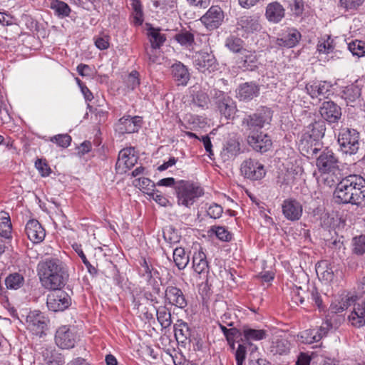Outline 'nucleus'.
Returning a JSON list of instances; mask_svg holds the SVG:
<instances>
[{
  "label": "nucleus",
  "mask_w": 365,
  "mask_h": 365,
  "mask_svg": "<svg viewBox=\"0 0 365 365\" xmlns=\"http://www.w3.org/2000/svg\"><path fill=\"white\" fill-rule=\"evenodd\" d=\"M248 346H250L245 342H241L238 344L235 353L237 365H243V363L246 359L247 349Z\"/></svg>",
  "instance_id": "51"
},
{
  "label": "nucleus",
  "mask_w": 365,
  "mask_h": 365,
  "mask_svg": "<svg viewBox=\"0 0 365 365\" xmlns=\"http://www.w3.org/2000/svg\"><path fill=\"white\" fill-rule=\"evenodd\" d=\"M126 85L128 88L134 90L140 85L139 73L136 71H133L126 79Z\"/></svg>",
  "instance_id": "56"
},
{
  "label": "nucleus",
  "mask_w": 365,
  "mask_h": 365,
  "mask_svg": "<svg viewBox=\"0 0 365 365\" xmlns=\"http://www.w3.org/2000/svg\"><path fill=\"white\" fill-rule=\"evenodd\" d=\"M262 28L260 16L257 15H245L237 19V29L243 38L257 34Z\"/></svg>",
  "instance_id": "7"
},
{
  "label": "nucleus",
  "mask_w": 365,
  "mask_h": 365,
  "mask_svg": "<svg viewBox=\"0 0 365 365\" xmlns=\"http://www.w3.org/2000/svg\"><path fill=\"white\" fill-rule=\"evenodd\" d=\"M240 152V144L237 138L232 137L224 145L222 155L226 160L236 157Z\"/></svg>",
  "instance_id": "34"
},
{
  "label": "nucleus",
  "mask_w": 365,
  "mask_h": 365,
  "mask_svg": "<svg viewBox=\"0 0 365 365\" xmlns=\"http://www.w3.org/2000/svg\"><path fill=\"white\" fill-rule=\"evenodd\" d=\"M35 166L42 176L46 177L49 175L51 169L46 163L41 160H37L35 163Z\"/></svg>",
  "instance_id": "61"
},
{
  "label": "nucleus",
  "mask_w": 365,
  "mask_h": 365,
  "mask_svg": "<svg viewBox=\"0 0 365 365\" xmlns=\"http://www.w3.org/2000/svg\"><path fill=\"white\" fill-rule=\"evenodd\" d=\"M334 198L339 204L361 205L365 201V179L356 175L343 178L336 185Z\"/></svg>",
  "instance_id": "1"
},
{
  "label": "nucleus",
  "mask_w": 365,
  "mask_h": 365,
  "mask_svg": "<svg viewBox=\"0 0 365 365\" xmlns=\"http://www.w3.org/2000/svg\"><path fill=\"white\" fill-rule=\"evenodd\" d=\"M192 268L199 275L207 276L210 271V267L207 259V255L202 251V247L195 251L192 258Z\"/></svg>",
  "instance_id": "24"
},
{
  "label": "nucleus",
  "mask_w": 365,
  "mask_h": 365,
  "mask_svg": "<svg viewBox=\"0 0 365 365\" xmlns=\"http://www.w3.org/2000/svg\"><path fill=\"white\" fill-rule=\"evenodd\" d=\"M316 272L319 279L326 282H331L334 279L333 267L327 260L320 261L316 264Z\"/></svg>",
  "instance_id": "32"
},
{
  "label": "nucleus",
  "mask_w": 365,
  "mask_h": 365,
  "mask_svg": "<svg viewBox=\"0 0 365 365\" xmlns=\"http://www.w3.org/2000/svg\"><path fill=\"white\" fill-rule=\"evenodd\" d=\"M325 128L323 122H314L309 124L302 135L300 145L302 150L306 152L308 146L319 143V139L324 135Z\"/></svg>",
  "instance_id": "9"
},
{
  "label": "nucleus",
  "mask_w": 365,
  "mask_h": 365,
  "mask_svg": "<svg viewBox=\"0 0 365 365\" xmlns=\"http://www.w3.org/2000/svg\"><path fill=\"white\" fill-rule=\"evenodd\" d=\"M141 123L142 119L139 116H124L115 125V131L121 135L138 132Z\"/></svg>",
  "instance_id": "20"
},
{
  "label": "nucleus",
  "mask_w": 365,
  "mask_h": 365,
  "mask_svg": "<svg viewBox=\"0 0 365 365\" xmlns=\"http://www.w3.org/2000/svg\"><path fill=\"white\" fill-rule=\"evenodd\" d=\"M163 297L165 305L175 306L180 309H184L187 305L185 294L181 289L176 286H167L163 293Z\"/></svg>",
  "instance_id": "12"
},
{
  "label": "nucleus",
  "mask_w": 365,
  "mask_h": 365,
  "mask_svg": "<svg viewBox=\"0 0 365 365\" xmlns=\"http://www.w3.org/2000/svg\"><path fill=\"white\" fill-rule=\"evenodd\" d=\"M272 118V110L267 107H262L252 114L246 115L242 121L250 134L258 133L259 130L270 123Z\"/></svg>",
  "instance_id": "5"
},
{
  "label": "nucleus",
  "mask_w": 365,
  "mask_h": 365,
  "mask_svg": "<svg viewBox=\"0 0 365 365\" xmlns=\"http://www.w3.org/2000/svg\"><path fill=\"white\" fill-rule=\"evenodd\" d=\"M48 320L43 313L39 311L30 312L26 316V327L34 334L42 336L45 329L47 328Z\"/></svg>",
  "instance_id": "11"
},
{
  "label": "nucleus",
  "mask_w": 365,
  "mask_h": 365,
  "mask_svg": "<svg viewBox=\"0 0 365 365\" xmlns=\"http://www.w3.org/2000/svg\"><path fill=\"white\" fill-rule=\"evenodd\" d=\"M194 65L202 73H209L217 69L216 59L212 53L201 51L195 54Z\"/></svg>",
  "instance_id": "18"
},
{
  "label": "nucleus",
  "mask_w": 365,
  "mask_h": 365,
  "mask_svg": "<svg viewBox=\"0 0 365 365\" xmlns=\"http://www.w3.org/2000/svg\"><path fill=\"white\" fill-rule=\"evenodd\" d=\"M148 35L153 49L160 48L166 40L165 35L162 34L159 29L150 27L148 30Z\"/></svg>",
  "instance_id": "37"
},
{
  "label": "nucleus",
  "mask_w": 365,
  "mask_h": 365,
  "mask_svg": "<svg viewBox=\"0 0 365 365\" xmlns=\"http://www.w3.org/2000/svg\"><path fill=\"white\" fill-rule=\"evenodd\" d=\"M259 93V86L253 83H245L241 84L237 90V97L240 101H249L257 97Z\"/></svg>",
  "instance_id": "29"
},
{
  "label": "nucleus",
  "mask_w": 365,
  "mask_h": 365,
  "mask_svg": "<svg viewBox=\"0 0 365 365\" xmlns=\"http://www.w3.org/2000/svg\"><path fill=\"white\" fill-rule=\"evenodd\" d=\"M42 285L47 289H58L66 284L68 274L62 262L57 258H48L38 264Z\"/></svg>",
  "instance_id": "2"
},
{
  "label": "nucleus",
  "mask_w": 365,
  "mask_h": 365,
  "mask_svg": "<svg viewBox=\"0 0 365 365\" xmlns=\"http://www.w3.org/2000/svg\"><path fill=\"white\" fill-rule=\"evenodd\" d=\"M25 232L28 238L33 243H39L44 240L46 232L36 220H30L26 225Z\"/></svg>",
  "instance_id": "25"
},
{
  "label": "nucleus",
  "mask_w": 365,
  "mask_h": 365,
  "mask_svg": "<svg viewBox=\"0 0 365 365\" xmlns=\"http://www.w3.org/2000/svg\"><path fill=\"white\" fill-rule=\"evenodd\" d=\"M241 342H245L250 346H252V341H260L264 339L267 333L264 329H256L248 327H245L240 333Z\"/></svg>",
  "instance_id": "30"
},
{
  "label": "nucleus",
  "mask_w": 365,
  "mask_h": 365,
  "mask_svg": "<svg viewBox=\"0 0 365 365\" xmlns=\"http://www.w3.org/2000/svg\"><path fill=\"white\" fill-rule=\"evenodd\" d=\"M150 196L161 206L165 207L169 202L168 200L161 194H159L158 191L155 192L154 190L153 193H151Z\"/></svg>",
  "instance_id": "63"
},
{
  "label": "nucleus",
  "mask_w": 365,
  "mask_h": 365,
  "mask_svg": "<svg viewBox=\"0 0 365 365\" xmlns=\"http://www.w3.org/2000/svg\"><path fill=\"white\" fill-rule=\"evenodd\" d=\"M309 297L315 303V304L319 309L323 308L322 299L318 291L314 287H313L309 292Z\"/></svg>",
  "instance_id": "60"
},
{
  "label": "nucleus",
  "mask_w": 365,
  "mask_h": 365,
  "mask_svg": "<svg viewBox=\"0 0 365 365\" xmlns=\"http://www.w3.org/2000/svg\"><path fill=\"white\" fill-rule=\"evenodd\" d=\"M334 49V46L333 45V40L331 39L330 37H328L327 39H322L318 43L317 50L319 53H329L332 52Z\"/></svg>",
  "instance_id": "53"
},
{
  "label": "nucleus",
  "mask_w": 365,
  "mask_h": 365,
  "mask_svg": "<svg viewBox=\"0 0 365 365\" xmlns=\"http://www.w3.org/2000/svg\"><path fill=\"white\" fill-rule=\"evenodd\" d=\"M247 143L253 150L261 153L269 150L272 145L270 137L262 132L249 134Z\"/></svg>",
  "instance_id": "21"
},
{
  "label": "nucleus",
  "mask_w": 365,
  "mask_h": 365,
  "mask_svg": "<svg viewBox=\"0 0 365 365\" xmlns=\"http://www.w3.org/2000/svg\"><path fill=\"white\" fill-rule=\"evenodd\" d=\"M344 95L346 99L354 101L360 97L361 89L357 86L351 85L345 88Z\"/></svg>",
  "instance_id": "54"
},
{
  "label": "nucleus",
  "mask_w": 365,
  "mask_h": 365,
  "mask_svg": "<svg viewBox=\"0 0 365 365\" xmlns=\"http://www.w3.org/2000/svg\"><path fill=\"white\" fill-rule=\"evenodd\" d=\"M138 158L133 148H123L118 153L115 168L120 173H125L137 163Z\"/></svg>",
  "instance_id": "15"
},
{
  "label": "nucleus",
  "mask_w": 365,
  "mask_h": 365,
  "mask_svg": "<svg viewBox=\"0 0 365 365\" xmlns=\"http://www.w3.org/2000/svg\"><path fill=\"white\" fill-rule=\"evenodd\" d=\"M353 302V297L346 295L339 299L334 300L331 304L330 309L332 312L340 313L350 307Z\"/></svg>",
  "instance_id": "39"
},
{
  "label": "nucleus",
  "mask_w": 365,
  "mask_h": 365,
  "mask_svg": "<svg viewBox=\"0 0 365 365\" xmlns=\"http://www.w3.org/2000/svg\"><path fill=\"white\" fill-rule=\"evenodd\" d=\"M223 212V208L221 205L217 203L211 204L207 210V214L211 218L218 219L222 216Z\"/></svg>",
  "instance_id": "57"
},
{
  "label": "nucleus",
  "mask_w": 365,
  "mask_h": 365,
  "mask_svg": "<svg viewBox=\"0 0 365 365\" xmlns=\"http://www.w3.org/2000/svg\"><path fill=\"white\" fill-rule=\"evenodd\" d=\"M322 117L329 123H336L341 118V108L332 101H325L320 108Z\"/></svg>",
  "instance_id": "26"
},
{
  "label": "nucleus",
  "mask_w": 365,
  "mask_h": 365,
  "mask_svg": "<svg viewBox=\"0 0 365 365\" xmlns=\"http://www.w3.org/2000/svg\"><path fill=\"white\" fill-rule=\"evenodd\" d=\"M135 187H138L143 192L150 195L155 190V184L147 178H139L133 182Z\"/></svg>",
  "instance_id": "43"
},
{
  "label": "nucleus",
  "mask_w": 365,
  "mask_h": 365,
  "mask_svg": "<svg viewBox=\"0 0 365 365\" xmlns=\"http://www.w3.org/2000/svg\"><path fill=\"white\" fill-rule=\"evenodd\" d=\"M215 232L217 237L222 241L228 242L232 239L230 232L224 227H216Z\"/></svg>",
  "instance_id": "59"
},
{
  "label": "nucleus",
  "mask_w": 365,
  "mask_h": 365,
  "mask_svg": "<svg viewBox=\"0 0 365 365\" xmlns=\"http://www.w3.org/2000/svg\"><path fill=\"white\" fill-rule=\"evenodd\" d=\"M109 36L103 34L95 38V45L98 48L101 50H105L109 47Z\"/></svg>",
  "instance_id": "58"
},
{
  "label": "nucleus",
  "mask_w": 365,
  "mask_h": 365,
  "mask_svg": "<svg viewBox=\"0 0 365 365\" xmlns=\"http://www.w3.org/2000/svg\"><path fill=\"white\" fill-rule=\"evenodd\" d=\"M282 211L287 220L297 221L302 215L303 207L301 202L296 199L288 198L283 201Z\"/></svg>",
  "instance_id": "17"
},
{
  "label": "nucleus",
  "mask_w": 365,
  "mask_h": 365,
  "mask_svg": "<svg viewBox=\"0 0 365 365\" xmlns=\"http://www.w3.org/2000/svg\"><path fill=\"white\" fill-rule=\"evenodd\" d=\"M264 16L269 23L278 24L285 16V9L279 1H272L265 8Z\"/></svg>",
  "instance_id": "23"
},
{
  "label": "nucleus",
  "mask_w": 365,
  "mask_h": 365,
  "mask_svg": "<svg viewBox=\"0 0 365 365\" xmlns=\"http://www.w3.org/2000/svg\"><path fill=\"white\" fill-rule=\"evenodd\" d=\"M208 101L209 99L207 95L202 91H198L193 96L192 102L198 107L204 108L205 106H207Z\"/></svg>",
  "instance_id": "55"
},
{
  "label": "nucleus",
  "mask_w": 365,
  "mask_h": 365,
  "mask_svg": "<svg viewBox=\"0 0 365 365\" xmlns=\"http://www.w3.org/2000/svg\"><path fill=\"white\" fill-rule=\"evenodd\" d=\"M174 38L178 43L185 48H190L195 43L194 35L185 30L175 34Z\"/></svg>",
  "instance_id": "41"
},
{
  "label": "nucleus",
  "mask_w": 365,
  "mask_h": 365,
  "mask_svg": "<svg viewBox=\"0 0 365 365\" xmlns=\"http://www.w3.org/2000/svg\"><path fill=\"white\" fill-rule=\"evenodd\" d=\"M138 272L140 277L145 279L148 284H152L155 278L159 277V272L153 267L150 259L144 257L140 261Z\"/></svg>",
  "instance_id": "28"
},
{
  "label": "nucleus",
  "mask_w": 365,
  "mask_h": 365,
  "mask_svg": "<svg viewBox=\"0 0 365 365\" xmlns=\"http://www.w3.org/2000/svg\"><path fill=\"white\" fill-rule=\"evenodd\" d=\"M350 52L358 57L365 56V42L359 40L352 41L348 43Z\"/></svg>",
  "instance_id": "47"
},
{
  "label": "nucleus",
  "mask_w": 365,
  "mask_h": 365,
  "mask_svg": "<svg viewBox=\"0 0 365 365\" xmlns=\"http://www.w3.org/2000/svg\"><path fill=\"white\" fill-rule=\"evenodd\" d=\"M289 351V343L285 339H274L270 346V351L273 354L283 355Z\"/></svg>",
  "instance_id": "40"
},
{
  "label": "nucleus",
  "mask_w": 365,
  "mask_h": 365,
  "mask_svg": "<svg viewBox=\"0 0 365 365\" xmlns=\"http://www.w3.org/2000/svg\"><path fill=\"white\" fill-rule=\"evenodd\" d=\"M338 143L344 153L356 154L359 148V133L353 128H341L339 133Z\"/></svg>",
  "instance_id": "6"
},
{
  "label": "nucleus",
  "mask_w": 365,
  "mask_h": 365,
  "mask_svg": "<svg viewBox=\"0 0 365 365\" xmlns=\"http://www.w3.org/2000/svg\"><path fill=\"white\" fill-rule=\"evenodd\" d=\"M332 85L328 81H312L308 83L305 89L312 98H327L331 92Z\"/></svg>",
  "instance_id": "22"
},
{
  "label": "nucleus",
  "mask_w": 365,
  "mask_h": 365,
  "mask_svg": "<svg viewBox=\"0 0 365 365\" xmlns=\"http://www.w3.org/2000/svg\"><path fill=\"white\" fill-rule=\"evenodd\" d=\"M224 17V12L220 6H212L200 20L207 29L213 30L222 24Z\"/></svg>",
  "instance_id": "16"
},
{
  "label": "nucleus",
  "mask_w": 365,
  "mask_h": 365,
  "mask_svg": "<svg viewBox=\"0 0 365 365\" xmlns=\"http://www.w3.org/2000/svg\"><path fill=\"white\" fill-rule=\"evenodd\" d=\"M6 286L10 289H18L24 284V277L19 273L10 274L5 279Z\"/></svg>",
  "instance_id": "42"
},
{
  "label": "nucleus",
  "mask_w": 365,
  "mask_h": 365,
  "mask_svg": "<svg viewBox=\"0 0 365 365\" xmlns=\"http://www.w3.org/2000/svg\"><path fill=\"white\" fill-rule=\"evenodd\" d=\"M53 292L47 295L46 305L50 311L63 312L71 304L70 296L59 288L58 289H52Z\"/></svg>",
  "instance_id": "8"
},
{
  "label": "nucleus",
  "mask_w": 365,
  "mask_h": 365,
  "mask_svg": "<svg viewBox=\"0 0 365 365\" xmlns=\"http://www.w3.org/2000/svg\"><path fill=\"white\" fill-rule=\"evenodd\" d=\"M173 262L179 270H183L189 264L190 257L182 247H177L173 253Z\"/></svg>",
  "instance_id": "35"
},
{
  "label": "nucleus",
  "mask_w": 365,
  "mask_h": 365,
  "mask_svg": "<svg viewBox=\"0 0 365 365\" xmlns=\"http://www.w3.org/2000/svg\"><path fill=\"white\" fill-rule=\"evenodd\" d=\"M76 342V334L68 327L61 326L56 330L55 343L59 348L62 349H72Z\"/></svg>",
  "instance_id": "14"
},
{
  "label": "nucleus",
  "mask_w": 365,
  "mask_h": 365,
  "mask_svg": "<svg viewBox=\"0 0 365 365\" xmlns=\"http://www.w3.org/2000/svg\"><path fill=\"white\" fill-rule=\"evenodd\" d=\"M11 232V224L9 216H2L0 218V235L9 238Z\"/></svg>",
  "instance_id": "50"
},
{
  "label": "nucleus",
  "mask_w": 365,
  "mask_h": 365,
  "mask_svg": "<svg viewBox=\"0 0 365 365\" xmlns=\"http://www.w3.org/2000/svg\"><path fill=\"white\" fill-rule=\"evenodd\" d=\"M241 172L245 178L253 180H260L265 175L263 165L252 159L246 160L242 163Z\"/></svg>",
  "instance_id": "19"
},
{
  "label": "nucleus",
  "mask_w": 365,
  "mask_h": 365,
  "mask_svg": "<svg viewBox=\"0 0 365 365\" xmlns=\"http://www.w3.org/2000/svg\"><path fill=\"white\" fill-rule=\"evenodd\" d=\"M301 38V34L296 29H288L281 37L277 38L276 44L282 47L292 48L295 46Z\"/></svg>",
  "instance_id": "27"
},
{
  "label": "nucleus",
  "mask_w": 365,
  "mask_h": 365,
  "mask_svg": "<svg viewBox=\"0 0 365 365\" xmlns=\"http://www.w3.org/2000/svg\"><path fill=\"white\" fill-rule=\"evenodd\" d=\"M353 252L358 255L365 253V235L355 237L352 240Z\"/></svg>",
  "instance_id": "49"
},
{
  "label": "nucleus",
  "mask_w": 365,
  "mask_h": 365,
  "mask_svg": "<svg viewBox=\"0 0 365 365\" xmlns=\"http://www.w3.org/2000/svg\"><path fill=\"white\" fill-rule=\"evenodd\" d=\"M292 300L296 304H303L305 298L309 299V292L302 289V287H295L292 292Z\"/></svg>",
  "instance_id": "48"
},
{
  "label": "nucleus",
  "mask_w": 365,
  "mask_h": 365,
  "mask_svg": "<svg viewBox=\"0 0 365 365\" xmlns=\"http://www.w3.org/2000/svg\"><path fill=\"white\" fill-rule=\"evenodd\" d=\"M51 8L61 17L68 16L71 12L68 5L61 1L56 0L52 2Z\"/></svg>",
  "instance_id": "46"
},
{
  "label": "nucleus",
  "mask_w": 365,
  "mask_h": 365,
  "mask_svg": "<svg viewBox=\"0 0 365 365\" xmlns=\"http://www.w3.org/2000/svg\"><path fill=\"white\" fill-rule=\"evenodd\" d=\"M308 158H316V165L320 173H329L339 170V160L334 152L328 147L323 148L321 143L308 146L306 150Z\"/></svg>",
  "instance_id": "3"
},
{
  "label": "nucleus",
  "mask_w": 365,
  "mask_h": 365,
  "mask_svg": "<svg viewBox=\"0 0 365 365\" xmlns=\"http://www.w3.org/2000/svg\"><path fill=\"white\" fill-rule=\"evenodd\" d=\"M243 41L234 36L227 37L225 40V46L233 53H242L243 50Z\"/></svg>",
  "instance_id": "44"
},
{
  "label": "nucleus",
  "mask_w": 365,
  "mask_h": 365,
  "mask_svg": "<svg viewBox=\"0 0 365 365\" xmlns=\"http://www.w3.org/2000/svg\"><path fill=\"white\" fill-rule=\"evenodd\" d=\"M155 311L157 319L162 328L167 329L170 327L172 324L171 313L167 305L160 306L156 308Z\"/></svg>",
  "instance_id": "38"
},
{
  "label": "nucleus",
  "mask_w": 365,
  "mask_h": 365,
  "mask_svg": "<svg viewBox=\"0 0 365 365\" xmlns=\"http://www.w3.org/2000/svg\"><path fill=\"white\" fill-rule=\"evenodd\" d=\"M175 337L178 342L183 343L190 336V330L186 322L179 319L174 324Z\"/></svg>",
  "instance_id": "36"
},
{
  "label": "nucleus",
  "mask_w": 365,
  "mask_h": 365,
  "mask_svg": "<svg viewBox=\"0 0 365 365\" xmlns=\"http://www.w3.org/2000/svg\"><path fill=\"white\" fill-rule=\"evenodd\" d=\"M238 61L239 66L243 70L252 71L257 68V58L255 52L243 50Z\"/></svg>",
  "instance_id": "33"
},
{
  "label": "nucleus",
  "mask_w": 365,
  "mask_h": 365,
  "mask_svg": "<svg viewBox=\"0 0 365 365\" xmlns=\"http://www.w3.org/2000/svg\"><path fill=\"white\" fill-rule=\"evenodd\" d=\"M364 1L365 0H339V7L346 12L354 13Z\"/></svg>",
  "instance_id": "45"
},
{
  "label": "nucleus",
  "mask_w": 365,
  "mask_h": 365,
  "mask_svg": "<svg viewBox=\"0 0 365 365\" xmlns=\"http://www.w3.org/2000/svg\"><path fill=\"white\" fill-rule=\"evenodd\" d=\"M50 141L57 144L58 146L68 148L71 142V137L68 134H58L50 138Z\"/></svg>",
  "instance_id": "52"
},
{
  "label": "nucleus",
  "mask_w": 365,
  "mask_h": 365,
  "mask_svg": "<svg viewBox=\"0 0 365 365\" xmlns=\"http://www.w3.org/2000/svg\"><path fill=\"white\" fill-rule=\"evenodd\" d=\"M215 103L220 113L227 119L234 118L237 110L234 101L225 93L218 91L215 93Z\"/></svg>",
  "instance_id": "13"
},
{
  "label": "nucleus",
  "mask_w": 365,
  "mask_h": 365,
  "mask_svg": "<svg viewBox=\"0 0 365 365\" xmlns=\"http://www.w3.org/2000/svg\"><path fill=\"white\" fill-rule=\"evenodd\" d=\"M203 143V145L205 147V149L206 152L208 153V156L211 158L212 155H213V151H212V145L210 141V138L208 135L202 136L200 140Z\"/></svg>",
  "instance_id": "64"
},
{
  "label": "nucleus",
  "mask_w": 365,
  "mask_h": 365,
  "mask_svg": "<svg viewBox=\"0 0 365 365\" xmlns=\"http://www.w3.org/2000/svg\"><path fill=\"white\" fill-rule=\"evenodd\" d=\"M178 203L186 207L192 205L204 195L203 188L196 182L180 180L175 187Z\"/></svg>",
  "instance_id": "4"
},
{
  "label": "nucleus",
  "mask_w": 365,
  "mask_h": 365,
  "mask_svg": "<svg viewBox=\"0 0 365 365\" xmlns=\"http://www.w3.org/2000/svg\"><path fill=\"white\" fill-rule=\"evenodd\" d=\"M172 75L178 86H186L190 78L187 67L180 62L172 66Z\"/></svg>",
  "instance_id": "31"
},
{
  "label": "nucleus",
  "mask_w": 365,
  "mask_h": 365,
  "mask_svg": "<svg viewBox=\"0 0 365 365\" xmlns=\"http://www.w3.org/2000/svg\"><path fill=\"white\" fill-rule=\"evenodd\" d=\"M331 328V324L327 321L317 329H307L301 331L298 334V338L302 343L310 344L319 341L322 338L325 337Z\"/></svg>",
  "instance_id": "10"
},
{
  "label": "nucleus",
  "mask_w": 365,
  "mask_h": 365,
  "mask_svg": "<svg viewBox=\"0 0 365 365\" xmlns=\"http://www.w3.org/2000/svg\"><path fill=\"white\" fill-rule=\"evenodd\" d=\"M78 74L83 77H90L92 75L91 68L86 64L81 63L76 68Z\"/></svg>",
  "instance_id": "62"
}]
</instances>
